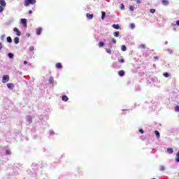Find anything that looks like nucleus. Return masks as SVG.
<instances>
[{
  "label": "nucleus",
  "instance_id": "nucleus-1",
  "mask_svg": "<svg viewBox=\"0 0 179 179\" xmlns=\"http://www.w3.org/2000/svg\"><path fill=\"white\" fill-rule=\"evenodd\" d=\"M36 0H24V6H29V5H34Z\"/></svg>",
  "mask_w": 179,
  "mask_h": 179
},
{
  "label": "nucleus",
  "instance_id": "nucleus-2",
  "mask_svg": "<svg viewBox=\"0 0 179 179\" xmlns=\"http://www.w3.org/2000/svg\"><path fill=\"white\" fill-rule=\"evenodd\" d=\"M7 82H9V76L5 75L3 76L2 83H6Z\"/></svg>",
  "mask_w": 179,
  "mask_h": 179
},
{
  "label": "nucleus",
  "instance_id": "nucleus-3",
  "mask_svg": "<svg viewBox=\"0 0 179 179\" xmlns=\"http://www.w3.org/2000/svg\"><path fill=\"white\" fill-rule=\"evenodd\" d=\"M21 23L23 24L24 27H27V20L21 19Z\"/></svg>",
  "mask_w": 179,
  "mask_h": 179
},
{
  "label": "nucleus",
  "instance_id": "nucleus-4",
  "mask_svg": "<svg viewBox=\"0 0 179 179\" xmlns=\"http://www.w3.org/2000/svg\"><path fill=\"white\" fill-rule=\"evenodd\" d=\"M13 31H15V33H17V36H20L22 34V33L20 32V31H19V29H18L17 28H16V27H15V28L13 29Z\"/></svg>",
  "mask_w": 179,
  "mask_h": 179
},
{
  "label": "nucleus",
  "instance_id": "nucleus-5",
  "mask_svg": "<svg viewBox=\"0 0 179 179\" xmlns=\"http://www.w3.org/2000/svg\"><path fill=\"white\" fill-rule=\"evenodd\" d=\"M41 31H43V28L39 27L36 29V34L37 36H40L41 34Z\"/></svg>",
  "mask_w": 179,
  "mask_h": 179
},
{
  "label": "nucleus",
  "instance_id": "nucleus-6",
  "mask_svg": "<svg viewBox=\"0 0 179 179\" xmlns=\"http://www.w3.org/2000/svg\"><path fill=\"white\" fill-rule=\"evenodd\" d=\"M0 5L3 6V8H5V6H6V1H5V0H0Z\"/></svg>",
  "mask_w": 179,
  "mask_h": 179
},
{
  "label": "nucleus",
  "instance_id": "nucleus-7",
  "mask_svg": "<svg viewBox=\"0 0 179 179\" xmlns=\"http://www.w3.org/2000/svg\"><path fill=\"white\" fill-rule=\"evenodd\" d=\"M166 152L167 153H169V155H173V153L174 152V150H173V148H167Z\"/></svg>",
  "mask_w": 179,
  "mask_h": 179
},
{
  "label": "nucleus",
  "instance_id": "nucleus-8",
  "mask_svg": "<svg viewBox=\"0 0 179 179\" xmlns=\"http://www.w3.org/2000/svg\"><path fill=\"white\" fill-rule=\"evenodd\" d=\"M13 87H14V85L12 83L7 84V87H8V89H13Z\"/></svg>",
  "mask_w": 179,
  "mask_h": 179
},
{
  "label": "nucleus",
  "instance_id": "nucleus-9",
  "mask_svg": "<svg viewBox=\"0 0 179 179\" xmlns=\"http://www.w3.org/2000/svg\"><path fill=\"white\" fill-rule=\"evenodd\" d=\"M112 27H113V29H115L116 30H118V29H120V25H118V24H113Z\"/></svg>",
  "mask_w": 179,
  "mask_h": 179
},
{
  "label": "nucleus",
  "instance_id": "nucleus-10",
  "mask_svg": "<svg viewBox=\"0 0 179 179\" xmlns=\"http://www.w3.org/2000/svg\"><path fill=\"white\" fill-rule=\"evenodd\" d=\"M56 68H57V69H61V68H62V64H61V63H57L56 64Z\"/></svg>",
  "mask_w": 179,
  "mask_h": 179
},
{
  "label": "nucleus",
  "instance_id": "nucleus-11",
  "mask_svg": "<svg viewBox=\"0 0 179 179\" xmlns=\"http://www.w3.org/2000/svg\"><path fill=\"white\" fill-rule=\"evenodd\" d=\"M118 75H119L120 76H124V75H125V72H124V71H120L118 72Z\"/></svg>",
  "mask_w": 179,
  "mask_h": 179
},
{
  "label": "nucleus",
  "instance_id": "nucleus-12",
  "mask_svg": "<svg viewBox=\"0 0 179 179\" xmlns=\"http://www.w3.org/2000/svg\"><path fill=\"white\" fill-rule=\"evenodd\" d=\"M176 162L177 163H179V151H178V153L176 154Z\"/></svg>",
  "mask_w": 179,
  "mask_h": 179
},
{
  "label": "nucleus",
  "instance_id": "nucleus-13",
  "mask_svg": "<svg viewBox=\"0 0 179 179\" xmlns=\"http://www.w3.org/2000/svg\"><path fill=\"white\" fill-rule=\"evenodd\" d=\"M62 99L63 101H68V100H69L68 96H66L65 95L63 96Z\"/></svg>",
  "mask_w": 179,
  "mask_h": 179
},
{
  "label": "nucleus",
  "instance_id": "nucleus-14",
  "mask_svg": "<svg viewBox=\"0 0 179 179\" xmlns=\"http://www.w3.org/2000/svg\"><path fill=\"white\" fill-rule=\"evenodd\" d=\"M87 17L88 19H93V14H89V13H87Z\"/></svg>",
  "mask_w": 179,
  "mask_h": 179
},
{
  "label": "nucleus",
  "instance_id": "nucleus-15",
  "mask_svg": "<svg viewBox=\"0 0 179 179\" xmlns=\"http://www.w3.org/2000/svg\"><path fill=\"white\" fill-rule=\"evenodd\" d=\"M14 42L15 44H19V37H15L14 39Z\"/></svg>",
  "mask_w": 179,
  "mask_h": 179
},
{
  "label": "nucleus",
  "instance_id": "nucleus-16",
  "mask_svg": "<svg viewBox=\"0 0 179 179\" xmlns=\"http://www.w3.org/2000/svg\"><path fill=\"white\" fill-rule=\"evenodd\" d=\"M113 36H114L115 37H119V36H120V32H119V31H115V32H114Z\"/></svg>",
  "mask_w": 179,
  "mask_h": 179
},
{
  "label": "nucleus",
  "instance_id": "nucleus-17",
  "mask_svg": "<svg viewBox=\"0 0 179 179\" xmlns=\"http://www.w3.org/2000/svg\"><path fill=\"white\" fill-rule=\"evenodd\" d=\"M162 3H163V5H168L169 4V1L166 0H162Z\"/></svg>",
  "mask_w": 179,
  "mask_h": 179
},
{
  "label": "nucleus",
  "instance_id": "nucleus-18",
  "mask_svg": "<svg viewBox=\"0 0 179 179\" xmlns=\"http://www.w3.org/2000/svg\"><path fill=\"white\" fill-rule=\"evenodd\" d=\"M155 134L157 136V138H160V133H159L158 131H155Z\"/></svg>",
  "mask_w": 179,
  "mask_h": 179
},
{
  "label": "nucleus",
  "instance_id": "nucleus-19",
  "mask_svg": "<svg viewBox=\"0 0 179 179\" xmlns=\"http://www.w3.org/2000/svg\"><path fill=\"white\" fill-rule=\"evenodd\" d=\"M8 58H13V57H15V55H13V53H8Z\"/></svg>",
  "mask_w": 179,
  "mask_h": 179
},
{
  "label": "nucleus",
  "instance_id": "nucleus-20",
  "mask_svg": "<svg viewBox=\"0 0 179 179\" xmlns=\"http://www.w3.org/2000/svg\"><path fill=\"white\" fill-rule=\"evenodd\" d=\"M101 13H102L101 19L103 20L104 19V17H106V12L102 11Z\"/></svg>",
  "mask_w": 179,
  "mask_h": 179
},
{
  "label": "nucleus",
  "instance_id": "nucleus-21",
  "mask_svg": "<svg viewBox=\"0 0 179 179\" xmlns=\"http://www.w3.org/2000/svg\"><path fill=\"white\" fill-rule=\"evenodd\" d=\"M49 82L50 83H54V78H52V77L49 78Z\"/></svg>",
  "mask_w": 179,
  "mask_h": 179
},
{
  "label": "nucleus",
  "instance_id": "nucleus-22",
  "mask_svg": "<svg viewBox=\"0 0 179 179\" xmlns=\"http://www.w3.org/2000/svg\"><path fill=\"white\" fill-rule=\"evenodd\" d=\"M7 41L8 43H12V38L10 36L7 37Z\"/></svg>",
  "mask_w": 179,
  "mask_h": 179
},
{
  "label": "nucleus",
  "instance_id": "nucleus-23",
  "mask_svg": "<svg viewBox=\"0 0 179 179\" xmlns=\"http://www.w3.org/2000/svg\"><path fill=\"white\" fill-rule=\"evenodd\" d=\"M111 41H112V43H113V44H117V40H115V38H113L111 39Z\"/></svg>",
  "mask_w": 179,
  "mask_h": 179
},
{
  "label": "nucleus",
  "instance_id": "nucleus-24",
  "mask_svg": "<svg viewBox=\"0 0 179 179\" xmlns=\"http://www.w3.org/2000/svg\"><path fill=\"white\" fill-rule=\"evenodd\" d=\"M27 121H28L29 122H30V121H31V116H27Z\"/></svg>",
  "mask_w": 179,
  "mask_h": 179
},
{
  "label": "nucleus",
  "instance_id": "nucleus-25",
  "mask_svg": "<svg viewBox=\"0 0 179 179\" xmlns=\"http://www.w3.org/2000/svg\"><path fill=\"white\" fill-rule=\"evenodd\" d=\"M99 47H104V43L103 42H99Z\"/></svg>",
  "mask_w": 179,
  "mask_h": 179
},
{
  "label": "nucleus",
  "instance_id": "nucleus-26",
  "mask_svg": "<svg viewBox=\"0 0 179 179\" xmlns=\"http://www.w3.org/2000/svg\"><path fill=\"white\" fill-rule=\"evenodd\" d=\"M122 51H127V46L122 45Z\"/></svg>",
  "mask_w": 179,
  "mask_h": 179
},
{
  "label": "nucleus",
  "instance_id": "nucleus-27",
  "mask_svg": "<svg viewBox=\"0 0 179 179\" xmlns=\"http://www.w3.org/2000/svg\"><path fill=\"white\" fill-rule=\"evenodd\" d=\"M175 111H176V113H178V112H179V106H176L175 107Z\"/></svg>",
  "mask_w": 179,
  "mask_h": 179
},
{
  "label": "nucleus",
  "instance_id": "nucleus-28",
  "mask_svg": "<svg viewBox=\"0 0 179 179\" xmlns=\"http://www.w3.org/2000/svg\"><path fill=\"white\" fill-rule=\"evenodd\" d=\"M129 9H130V10L134 11L135 9V7H134V6H130Z\"/></svg>",
  "mask_w": 179,
  "mask_h": 179
},
{
  "label": "nucleus",
  "instance_id": "nucleus-29",
  "mask_svg": "<svg viewBox=\"0 0 179 179\" xmlns=\"http://www.w3.org/2000/svg\"><path fill=\"white\" fill-rule=\"evenodd\" d=\"M3 12V6H0V13H2Z\"/></svg>",
  "mask_w": 179,
  "mask_h": 179
},
{
  "label": "nucleus",
  "instance_id": "nucleus-30",
  "mask_svg": "<svg viewBox=\"0 0 179 179\" xmlns=\"http://www.w3.org/2000/svg\"><path fill=\"white\" fill-rule=\"evenodd\" d=\"M159 170H160L161 171H164V166H161L159 167Z\"/></svg>",
  "mask_w": 179,
  "mask_h": 179
},
{
  "label": "nucleus",
  "instance_id": "nucleus-31",
  "mask_svg": "<svg viewBox=\"0 0 179 179\" xmlns=\"http://www.w3.org/2000/svg\"><path fill=\"white\" fill-rule=\"evenodd\" d=\"M130 28L132 29H135V24H130Z\"/></svg>",
  "mask_w": 179,
  "mask_h": 179
},
{
  "label": "nucleus",
  "instance_id": "nucleus-32",
  "mask_svg": "<svg viewBox=\"0 0 179 179\" xmlns=\"http://www.w3.org/2000/svg\"><path fill=\"white\" fill-rule=\"evenodd\" d=\"M106 51L108 54H111V50L110 49H106Z\"/></svg>",
  "mask_w": 179,
  "mask_h": 179
},
{
  "label": "nucleus",
  "instance_id": "nucleus-33",
  "mask_svg": "<svg viewBox=\"0 0 179 179\" xmlns=\"http://www.w3.org/2000/svg\"><path fill=\"white\" fill-rule=\"evenodd\" d=\"M120 8H121L122 10H124V9H125V6H124V4H121Z\"/></svg>",
  "mask_w": 179,
  "mask_h": 179
},
{
  "label": "nucleus",
  "instance_id": "nucleus-34",
  "mask_svg": "<svg viewBox=\"0 0 179 179\" xmlns=\"http://www.w3.org/2000/svg\"><path fill=\"white\" fill-rule=\"evenodd\" d=\"M1 41H3V38H5V35H1L0 37Z\"/></svg>",
  "mask_w": 179,
  "mask_h": 179
},
{
  "label": "nucleus",
  "instance_id": "nucleus-35",
  "mask_svg": "<svg viewBox=\"0 0 179 179\" xmlns=\"http://www.w3.org/2000/svg\"><path fill=\"white\" fill-rule=\"evenodd\" d=\"M150 13H155L156 12V10H155V9H151V10H150Z\"/></svg>",
  "mask_w": 179,
  "mask_h": 179
},
{
  "label": "nucleus",
  "instance_id": "nucleus-36",
  "mask_svg": "<svg viewBox=\"0 0 179 179\" xmlns=\"http://www.w3.org/2000/svg\"><path fill=\"white\" fill-rule=\"evenodd\" d=\"M34 47L31 46V47L29 48V51H34Z\"/></svg>",
  "mask_w": 179,
  "mask_h": 179
},
{
  "label": "nucleus",
  "instance_id": "nucleus-37",
  "mask_svg": "<svg viewBox=\"0 0 179 179\" xmlns=\"http://www.w3.org/2000/svg\"><path fill=\"white\" fill-rule=\"evenodd\" d=\"M6 155H10V150H6Z\"/></svg>",
  "mask_w": 179,
  "mask_h": 179
},
{
  "label": "nucleus",
  "instance_id": "nucleus-38",
  "mask_svg": "<svg viewBox=\"0 0 179 179\" xmlns=\"http://www.w3.org/2000/svg\"><path fill=\"white\" fill-rule=\"evenodd\" d=\"M164 76L165 78H169V74H168L167 73H164Z\"/></svg>",
  "mask_w": 179,
  "mask_h": 179
},
{
  "label": "nucleus",
  "instance_id": "nucleus-39",
  "mask_svg": "<svg viewBox=\"0 0 179 179\" xmlns=\"http://www.w3.org/2000/svg\"><path fill=\"white\" fill-rule=\"evenodd\" d=\"M119 62H121V64H124V59H120Z\"/></svg>",
  "mask_w": 179,
  "mask_h": 179
},
{
  "label": "nucleus",
  "instance_id": "nucleus-40",
  "mask_svg": "<svg viewBox=\"0 0 179 179\" xmlns=\"http://www.w3.org/2000/svg\"><path fill=\"white\" fill-rule=\"evenodd\" d=\"M168 51H169V54H171V52H173V50H171L170 49H168Z\"/></svg>",
  "mask_w": 179,
  "mask_h": 179
},
{
  "label": "nucleus",
  "instance_id": "nucleus-41",
  "mask_svg": "<svg viewBox=\"0 0 179 179\" xmlns=\"http://www.w3.org/2000/svg\"><path fill=\"white\" fill-rule=\"evenodd\" d=\"M24 64L27 65V61H24Z\"/></svg>",
  "mask_w": 179,
  "mask_h": 179
},
{
  "label": "nucleus",
  "instance_id": "nucleus-42",
  "mask_svg": "<svg viewBox=\"0 0 179 179\" xmlns=\"http://www.w3.org/2000/svg\"><path fill=\"white\" fill-rule=\"evenodd\" d=\"M177 26H179V20L176 21Z\"/></svg>",
  "mask_w": 179,
  "mask_h": 179
},
{
  "label": "nucleus",
  "instance_id": "nucleus-43",
  "mask_svg": "<svg viewBox=\"0 0 179 179\" xmlns=\"http://www.w3.org/2000/svg\"><path fill=\"white\" fill-rule=\"evenodd\" d=\"M2 43H0V50H2Z\"/></svg>",
  "mask_w": 179,
  "mask_h": 179
},
{
  "label": "nucleus",
  "instance_id": "nucleus-44",
  "mask_svg": "<svg viewBox=\"0 0 179 179\" xmlns=\"http://www.w3.org/2000/svg\"><path fill=\"white\" fill-rule=\"evenodd\" d=\"M109 47L110 48H113V45H111V43L109 44Z\"/></svg>",
  "mask_w": 179,
  "mask_h": 179
},
{
  "label": "nucleus",
  "instance_id": "nucleus-45",
  "mask_svg": "<svg viewBox=\"0 0 179 179\" xmlns=\"http://www.w3.org/2000/svg\"><path fill=\"white\" fill-rule=\"evenodd\" d=\"M154 58H155V60L159 59V57H155Z\"/></svg>",
  "mask_w": 179,
  "mask_h": 179
},
{
  "label": "nucleus",
  "instance_id": "nucleus-46",
  "mask_svg": "<svg viewBox=\"0 0 179 179\" xmlns=\"http://www.w3.org/2000/svg\"><path fill=\"white\" fill-rule=\"evenodd\" d=\"M140 132H141V134H143V130L140 129Z\"/></svg>",
  "mask_w": 179,
  "mask_h": 179
},
{
  "label": "nucleus",
  "instance_id": "nucleus-47",
  "mask_svg": "<svg viewBox=\"0 0 179 179\" xmlns=\"http://www.w3.org/2000/svg\"><path fill=\"white\" fill-rule=\"evenodd\" d=\"M31 13H33V11L29 10V14L31 15Z\"/></svg>",
  "mask_w": 179,
  "mask_h": 179
},
{
  "label": "nucleus",
  "instance_id": "nucleus-48",
  "mask_svg": "<svg viewBox=\"0 0 179 179\" xmlns=\"http://www.w3.org/2000/svg\"><path fill=\"white\" fill-rule=\"evenodd\" d=\"M142 47H143V48H145V45H142Z\"/></svg>",
  "mask_w": 179,
  "mask_h": 179
},
{
  "label": "nucleus",
  "instance_id": "nucleus-49",
  "mask_svg": "<svg viewBox=\"0 0 179 179\" xmlns=\"http://www.w3.org/2000/svg\"><path fill=\"white\" fill-rule=\"evenodd\" d=\"M50 134H52V131H50Z\"/></svg>",
  "mask_w": 179,
  "mask_h": 179
},
{
  "label": "nucleus",
  "instance_id": "nucleus-50",
  "mask_svg": "<svg viewBox=\"0 0 179 179\" xmlns=\"http://www.w3.org/2000/svg\"><path fill=\"white\" fill-rule=\"evenodd\" d=\"M152 179H156V178H152Z\"/></svg>",
  "mask_w": 179,
  "mask_h": 179
}]
</instances>
